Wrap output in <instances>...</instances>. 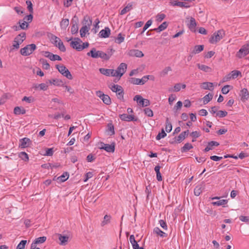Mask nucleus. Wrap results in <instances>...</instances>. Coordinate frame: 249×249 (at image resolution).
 <instances>
[{
  "instance_id": "obj_22",
  "label": "nucleus",
  "mask_w": 249,
  "mask_h": 249,
  "mask_svg": "<svg viewBox=\"0 0 249 249\" xmlns=\"http://www.w3.org/2000/svg\"><path fill=\"white\" fill-rule=\"evenodd\" d=\"M58 239L60 241V245L62 246H65L67 244L69 241V237L67 235H62L61 234H59Z\"/></svg>"
},
{
  "instance_id": "obj_33",
  "label": "nucleus",
  "mask_w": 249,
  "mask_h": 249,
  "mask_svg": "<svg viewBox=\"0 0 249 249\" xmlns=\"http://www.w3.org/2000/svg\"><path fill=\"white\" fill-rule=\"evenodd\" d=\"M228 203V200L226 199H221L217 201L212 202L213 205L225 206Z\"/></svg>"
},
{
  "instance_id": "obj_27",
  "label": "nucleus",
  "mask_w": 249,
  "mask_h": 249,
  "mask_svg": "<svg viewBox=\"0 0 249 249\" xmlns=\"http://www.w3.org/2000/svg\"><path fill=\"white\" fill-rule=\"evenodd\" d=\"M197 65L199 69L205 72H210L212 71V68L206 65H201L200 64H198Z\"/></svg>"
},
{
  "instance_id": "obj_4",
  "label": "nucleus",
  "mask_w": 249,
  "mask_h": 249,
  "mask_svg": "<svg viewBox=\"0 0 249 249\" xmlns=\"http://www.w3.org/2000/svg\"><path fill=\"white\" fill-rule=\"evenodd\" d=\"M26 38V34L25 33H22L17 36L14 39L13 47L14 49H18L21 44Z\"/></svg>"
},
{
  "instance_id": "obj_24",
  "label": "nucleus",
  "mask_w": 249,
  "mask_h": 249,
  "mask_svg": "<svg viewBox=\"0 0 249 249\" xmlns=\"http://www.w3.org/2000/svg\"><path fill=\"white\" fill-rule=\"evenodd\" d=\"M240 96L243 101L247 100L249 97V92L247 89H243L241 91Z\"/></svg>"
},
{
  "instance_id": "obj_7",
  "label": "nucleus",
  "mask_w": 249,
  "mask_h": 249,
  "mask_svg": "<svg viewBox=\"0 0 249 249\" xmlns=\"http://www.w3.org/2000/svg\"><path fill=\"white\" fill-rule=\"evenodd\" d=\"M33 18V17L32 15L30 14L24 17L23 21L22 20H19L18 21V24H19L20 29H26L29 26V23L32 21Z\"/></svg>"
},
{
  "instance_id": "obj_61",
  "label": "nucleus",
  "mask_w": 249,
  "mask_h": 249,
  "mask_svg": "<svg viewBox=\"0 0 249 249\" xmlns=\"http://www.w3.org/2000/svg\"><path fill=\"white\" fill-rule=\"evenodd\" d=\"M230 87V85H226V86H224L221 89V91H222V93L224 94H227L229 92V90H230L229 88Z\"/></svg>"
},
{
  "instance_id": "obj_49",
  "label": "nucleus",
  "mask_w": 249,
  "mask_h": 249,
  "mask_svg": "<svg viewBox=\"0 0 249 249\" xmlns=\"http://www.w3.org/2000/svg\"><path fill=\"white\" fill-rule=\"evenodd\" d=\"M152 23V20L151 19L148 20L146 22L145 24L144 25V26L143 28V30L142 31V32L141 33V35L143 34V33L146 31V30L151 25Z\"/></svg>"
},
{
  "instance_id": "obj_47",
  "label": "nucleus",
  "mask_w": 249,
  "mask_h": 249,
  "mask_svg": "<svg viewBox=\"0 0 249 249\" xmlns=\"http://www.w3.org/2000/svg\"><path fill=\"white\" fill-rule=\"evenodd\" d=\"M40 62L41 63L42 68H43L44 69H45V70H48V69H50V65H49V64L47 62V60H45V59H40Z\"/></svg>"
},
{
  "instance_id": "obj_3",
  "label": "nucleus",
  "mask_w": 249,
  "mask_h": 249,
  "mask_svg": "<svg viewBox=\"0 0 249 249\" xmlns=\"http://www.w3.org/2000/svg\"><path fill=\"white\" fill-rule=\"evenodd\" d=\"M225 36V31L223 30H219L213 33L210 39L211 43H216L220 41Z\"/></svg>"
},
{
  "instance_id": "obj_36",
  "label": "nucleus",
  "mask_w": 249,
  "mask_h": 249,
  "mask_svg": "<svg viewBox=\"0 0 249 249\" xmlns=\"http://www.w3.org/2000/svg\"><path fill=\"white\" fill-rule=\"evenodd\" d=\"M154 78L153 76L152 75H145L142 77V79H140V82L141 85H143L145 83L147 80L149 79L153 80Z\"/></svg>"
},
{
  "instance_id": "obj_14",
  "label": "nucleus",
  "mask_w": 249,
  "mask_h": 249,
  "mask_svg": "<svg viewBox=\"0 0 249 249\" xmlns=\"http://www.w3.org/2000/svg\"><path fill=\"white\" fill-rule=\"evenodd\" d=\"M120 118L124 121L130 122L136 121L134 116L131 114H122L119 115Z\"/></svg>"
},
{
  "instance_id": "obj_16",
  "label": "nucleus",
  "mask_w": 249,
  "mask_h": 249,
  "mask_svg": "<svg viewBox=\"0 0 249 249\" xmlns=\"http://www.w3.org/2000/svg\"><path fill=\"white\" fill-rule=\"evenodd\" d=\"M128 55L130 56L142 57L143 56V53L138 50H131L129 52Z\"/></svg>"
},
{
  "instance_id": "obj_59",
  "label": "nucleus",
  "mask_w": 249,
  "mask_h": 249,
  "mask_svg": "<svg viewBox=\"0 0 249 249\" xmlns=\"http://www.w3.org/2000/svg\"><path fill=\"white\" fill-rule=\"evenodd\" d=\"M145 114L148 117H152L153 116V111L149 108H145L144 109Z\"/></svg>"
},
{
  "instance_id": "obj_12",
  "label": "nucleus",
  "mask_w": 249,
  "mask_h": 249,
  "mask_svg": "<svg viewBox=\"0 0 249 249\" xmlns=\"http://www.w3.org/2000/svg\"><path fill=\"white\" fill-rule=\"evenodd\" d=\"M134 100L142 107H147L150 105V102L148 100L143 99L140 95H136L134 97Z\"/></svg>"
},
{
  "instance_id": "obj_51",
  "label": "nucleus",
  "mask_w": 249,
  "mask_h": 249,
  "mask_svg": "<svg viewBox=\"0 0 249 249\" xmlns=\"http://www.w3.org/2000/svg\"><path fill=\"white\" fill-rule=\"evenodd\" d=\"M26 243V240L21 241L20 242L18 245L16 249H24Z\"/></svg>"
},
{
  "instance_id": "obj_30",
  "label": "nucleus",
  "mask_w": 249,
  "mask_h": 249,
  "mask_svg": "<svg viewBox=\"0 0 249 249\" xmlns=\"http://www.w3.org/2000/svg\"><path fill=\"white\" fill-rule=\"evenodd\" d=\"M153 232L162 237H166L167 236V234L161 231L158 227L155 228L154 229Z\"/></svg>"
},
{
  "instance_id": "obj_55",
  "label": "nucleus",
  "mask_w": 249,
  "mask_h": 249,
  "mask_svg": "<svg viewBox=\"0 0 249 249\" xmlns=\"http://www.w3.org/2000/svg\"><path fill=\"white\" fill-rule=\"evenodd\" d=\"M26 3L27 5V8L31 13L30 14H32V13H33V4L32 2L30 0H27Z\"/></svg>"
},
{
  "instance_id": "obj_34",
  "label": "nucleus",
  "mask_w": 249,
  "mask_h": 249,
  "mask_svg": "<svg viewBox=\"0 0 249 249\" xmlns=\"http://www.w3.org/2000/svg\"><path fill=\"white\" fill-rule=\"evenodd\" d=\"M18 157L22 160L27 161L29 160V157L28 154L25 152H21L18 153Z\"/></svg>"
},
{
  "instance_id": "obj_38",
  "label": "nucleus",
  "mask_w": 249,
  "mask_h": 249,
  "mask_svg": "<svg viewBox=\"0 0 249 249\" xmlns=\"http://www.w3.org/2000/svg\"><path fill=\"white\" fill-rule=\"evenodd\" d=\"M69 24V20L68 19H63L60 22V26L62 29H66Z\"/></svg>"
},
{
  "instance_id": "obj_39",
  "label": "nucleus",
  "mask_w": 249,
  "mask_h": 249,
  "mask_svg": "<svg viewBox=\"0 0 249 249\" xmlns=\"http://www.w3.org/2000/svg\"><path fill=\"white\" fill-rule=\"evenodd\" d=\"M69 178V174L68 173L66 172L65 173H63V175L60 176V177H58L57 178V179L59 182H64L65 181Z\"/></svg>"
},
{
  "instance_id": "obj_8",
  "label": "nucleus",
  "mask_w": 249,
  "mask_h": 249,
  "mask_svg": "<svg viewBox=\"0 0 249 249\" xmlns=\"http://www.w3.org/2000/svg\"><path fill=\"white\" fill-rule=\"evenodd\" d=\"M56 68L60 73H61L63 76H65L68 79L71 80L72 79V76L71 72L67 68L63 65H57Z\"/></svg>"
},
{
  "instance_id": "obj_45",
  "label": "nucleus",
  "mask_w": 249,
  "mask_h": 249,
  "mask_svg": "<svg viewBox=\"0 0 249 249\" xmlns=\"http://www.w3.org/2000/svg\"><path fill=\"white\" fill-rule=\"evenodd\" d=\"M103 102L106 105H110L111 104V99L109 96L107 95H105L101 99Z\"/></svg>"
},
{
  "instance_id": "obj_52",
  "label": "nucleus",
  "mask_w": 249,
  "mask_h": 249,
  "mask_svg": "<svg viewBox=\"0 0 249 249\" xmlns=\"http://www.w3.org/2000/svg\"><path fill=\"white\" fill-rule=\"evenodd\" d=\"M166 136V133L165 132L163 129L161 130V132H160L158 135L156 136V139L157 140H160L161 138H164Z\"/></svg>"
},
{
  "instance_id": "obj_29",
  "label": "nucleus",
  "mask_w": 249,
  "mask_h": 249,
  "mask_svg": "<svg viewBox=\"0 0 249 249\" xmlns=\"http://www.w3.org/2000/svg\"><path fill=\"white\" fill-rule=\"evenodd\" d=\"M132 9V4L128 3L124 8H123L120 12V15H123L129 12Z\"/></svg>"
},
{
  "instance_id": "obj_9",
  "label": "nucleus",
  "mask_w": 249,
  "mask_h": 249,
  "mask_svg": "<svg viewBox=\"0 0 249 249\" xmlns=\"http://www.w3.org/2000/svg\"><path fill=\"white\" fill-rule=\"evenodd\" d=\"M127 69V65L124 63H122L118 67L116 70H114L115 77H121L125 73Z\"/></svg>"
},
{
  "instance_id": "obj_6",
  "label": "nucleus",
  "mask_w": 249,
  "mask_h": 249,
  "mask_svg": "<svg viewBox=\"0 0 249 249\" xmlns=\"http://www.w3.org/2000/svg\"><path fill=\"white\" fill-rule=\"evenodd\" d=\"M249 53V41L242 46L240 49L237 52L236 56L238 58H242Z\"/></svg>"
},
{
  "instance_id": "obj_50",
  "label": "nucleus",
  "mask_w": 249,
  "mask_h": 249,
  "mask_svg": "<svg viewBox=\"0 0 249 249\" xmlns=\"http://www.w3.org/2000/svg\"><path fill=\"white\" fill-rule=\"evenodd\" d=\"M46 239L47 238L45 236L40 237L37 238H36L34 242H35L36 244H42L46 240Z\"/></svg>"
},
{
  "instance_id": "obj_58",
  "label": "nucleus",
  "mask_w": 249,
  "mask_h": 249,
  "mask_svg": "<svg viewBox=\"0 0 249 249\" xmlns=\"http://www.w3.org/2000/svg\"><path fill=\"white\" fill-rule=\"evenodd\" d=\"M228 114V113L226 111H223V110H220L218 111L216 113V116L220 117L223 118L225 116H226Z\"/></svg>"
},
{
  "instance_id": "obj_48",
  "label": "nucleus",
  "mask_w": 249,
  "mask_h": 249,
  "mask_svg": "<svg viewBox=\"0 0 249 249\" xmlns=\"http://www.w3.org/2000/svg\"><path fill=\"white\" fill-rule=\"evenodd\" d=\"M165 14L159 13L156 17V20L158 22H160L165 18Z\"/></svg>"
},
{
  "instance_id": "obj_15",
  "label": "nucleus",
  "mask_w": 249,
  "mask_h": 249,
  "mask_svg": "<svg viewBox=\"0 0 249 249\" xmlns=\"http://www.w3.org/2000/svg\"><path fill=\"white\" fill-rule=\"evenodd\" d=\"M187 19H189V18H187ZM188 27L189 29L193 32H196V21L195 19L194 18L191 17L190 18V22L187 24Z\"/></svg>"
},
{
  "instance_id": "obj_53",
  "label": "nucleus",
  "mask_w": 249,
  "mask_h": 249,
  "mask_svg": "<svg viewBox=\"0 0 249 249\" xmlns=\"http://www.w3.org/2000/svg\"><path fill=\"white\" fill-rule=\"evenodd\" d=\"M36 88H39L41 90H46L48 89V86L45 83H41L36 86Z\"/></svg>"
},
{
  "instance_id": "obj_28",
  "label": "nucleus",
  "mask_w": 249,
  "mask_h": 249,
  "mask_svg": "<svg viewBox=\"0 0 249 249\" xmlns=\"http://www.w3.org/2000/svg\"><path fill=\"white\" fill-rule=\"evenodd\" d=\"M168 26V23L167 22L164 21L161 24H160L158 28H155L154 30L157 32H160L164 30Z\"/></svg>"
},
{
  "instance_id": "obj_10",
  "label": "nucleus",
  "mask_w": 249,
  "mask_h": 249,
  "mask_svg": "<svg viewBox=\"0 0 249 249\" xmlns=\"http://www.w3.org/2000/svg\"><path fill=\"white\" fill-rule=\"evenodd\" d=\"M241 75V73L240 71L234 70L231 71V73L226 75L223 79V81H227L231 79H234L236 78L239 75Z\"/></svg>"
},
{
  "instance_id": "obj_63",
  "label": "nucleus",
  "mask_w": 249,
  "mask_h": 249,
  "mask_svg": "<svg viewBox=\"0 0 249 249\" xmlns=\"http://www.w3.org/2000/svg\"><path fill=\"white\" fill-rule=\"evenodd\" d=\"M201 192V188L200 186H196L194 189V194L196 196H198Z\"/></svg>"
},
{
  "instance_id": "obj_37",
  "label": "nucleus",
  "mask_w": 249,
  "mask_h": 249,
  "mask_svg": "<svg viewBox=\"0 0 249 249\" xmlns=\"http://www.w3.org/2000/svg\"><path fill=\"white\" fill-rule=\"evenodd\" d=\"M171 71H172V68L170 67H166L160 72V75L161 77H164Z\"/></svg>"
},
{
  "instance_id": "obj_46",
  "label": "nucleus",
  "mask_w": 249,
  "mask_h": 249,
  "mask_svg": "<svg viewBox=\"0 0 249 249\" xmlns=\"http://www.w3.org/2000/svg\"><path fill=\"white\" fill-rule=\"evenodd\" d=\"M193 148V146L191 144L189 143H186L184 144L183 147L181 148V151L187 152L192 149Z\"/></svg>"
},
{
  "instance_id": "obj_64",
  "label": "nucleus",
  "mask_w": 249,
  "mask_h": 249,
  "mask_svg": "<svg viewBox=\"0 0 249 249\" xmlns=\"http://www.w3.org/2000/svg\"><path fill=\"white\" fill-rule=\"evenodd\" d=\"M176 96L175 95L171 94L168 98L169 104L171 105L173 102L176 100Z\"/></svg>"
},
{
  "instance_id": "obj_17",
  "label": "nucleus",
  "mask_w": 249,
  "mask_h": 249,
  "mask_svg": "<svg viewBox=\"0 0 249 249\" xmlns=\"http://www.w3.org/2000/svg\"><path fill=\"white\" fill-rule=\"evenodd\" d=\"M110 35V30L108 27H106L99 32V36L101 37L107 38Z\"/></svg>"
},
{
  "instance_id": "obj_18",
  "label": "nucleus",
  "mask_w": 249,
  "mask_h": 249,
  "mask_svg": "<svg viewBox=\"0 0 249 249\" xmlns=\"http://www.w3.org/2000/svg\"><path fill=\"white\" fill-rule=\"evenodd\" d=\"M200 87L203 89L213 90V84L211 82H203L201 84Z\"/></svg>"
},
{
  "instance_id": "obj_5",
  "label": "nucleus",
  "mask_w": 249,
  "mask_h": 249,
  "mask_svg": "<svg viewBox=\"0 0 249 249\" xmlns=\"http://www.w3.org/2000/svg\"><path fill=\"white\" fill-rule=\"evenodd\" d=\"M36 46L35 44H31L26 46L20 50V53L22 55L28 56L36 50Z\"/></svg>"
},
{
  "instance_id": "obj_57",
  "label": "nucleus",
  "mask_w": 249,
  "mask_h": 249,
  "mask_svg": "<svg viewBox=\"0 0 249 249\" xmlns=\"http://www.w3.org/2000/svg\"><path fill=\"white\" fill-rule=\"evenodd\" d=\"M59 49L62 52H65L66 51L65 47L64 46L63 43L62 41H60L58 44L56 45Z\"/></svg>"
},
{
  "instance_id": "obj_41",
  "label": "nucleus",
  "mask_w": 249,
  "mask_h": 249,
  "mask_svg": "<svg viewBox=\"0 0 249 249\" xmlns=\"http://www.w3.org/2000/svg\"><path fill=\"white\" fill-rule=\"evenodd\" d=\"M124 35L122 36L121 33L118 34V36L115 38V42L117 44H121L124 41Z\"/></svg>"
},
{
  "instance_id": "obj_25",
  "label": "nucleus",
  "mask_w": 249,
  "mask_h": 249,
  "mask_svg": "<svg viewBox=\"0 0 249 249\" xmlns=\"http://www.w3.org/2000/svg\"><path fill=\"white\" fill-rule=\"evenodd\" d=\"M188 130L181 133L176 138V141L179 143L181 142L185 138V137L188 135Z\"/></svg>"
},
{
  "instance_id": "obj_23",
  "label": "nucleus",
  "mask_w": 249,
  "mask_h": 249,
  "mask_svg": "<svg viewBox=\"0 0 249 249\" xmlns=\"http://www.w3.org/2000/svg\"><path fill=\"white\" fill-rule=\"evenodd\" d=\"M111 217L110 215L106 214L104 216L103 220L101 223V226L104 227L109 224L111 222Z\"/></svg>"
},
{
  "instance_id": "obj_20",
  "label": "nucleus",
  "mask_w": 249,
  "mask_h": 249,
  "mask_svg": "<svg viewBox=\"0 0 249 249\" xmlns=\"http://www.w3.org/2000/svg\"><path fill=\"white\" fill-rule=\"evenodd\" d=\"M31 142L29 139L27 138H24L20 140L19 146L21 148H26L27 147Z\"/></svg>"
},
{
  "instance_id": "obj_35",
  "label": "nucleus",
  "mask_w": 249,
  "mask_h": 249,
  "mask_svg": "<svg viewBox=\"0 0 249 249\" xmlns=\"http://www.w3.org/2000/svg\"><path fill=\"white\" fill-rule=\"evenodd\" d=\"M172 129V125L171 123L169 122L168 118H166L165 123V130L167 132H170Z\"/></svg>"
},
{
  "instance_id": "obj_2",
  "label": "nucleus",
  "mask_w": 249,
  "mask_h": 249,
  "mask_svg": "<svg viewBox=\"0 0 249 249\" xmlns=\"http://www.w3.org/2000/svg\"><path fill=\"white\" fill-rule=\"evenodd\" d=\"M89 46V43H83L81 40L79 38H75L74 40L71 42V46L78 51H81L88 47Z\"/></svg>"
},
{
  "instance_id": "obj_1",
  "label": "nucleus",
  "mask_w": 249,
  "mask_h": 249,
  "mask_svg": "<svg viewBox=\"0 0 249 249\" xmlns=\"http://www.w3.org/2000/svg\"><path fill=\"white\" fill-rule=\"evenodd\" d=\"M87 55L93 58H100L105 60H108L110 58L112 54H107L103 51L97 50L95 48H93L87 53Z\"/></svg>"
},
{
  "instance_id": "obj_42",
  "label": "nucleus",
  "mask_w": 249,
  "mask_h": 249,
  "mask_svg": "<svg viewBox=\"0 0 249 249\" xmlns=\"http://www.w3.org/2000/svg\"><path fill=\"white\" fill-rule=\"evenodd\" d=\"M213 95L211 93H209L206 95L203 98V104L204 105L207 104L212 99Z\"/></svg>"
},
{
  "instance_id": "obj_11",
  "label": "nucleus",
  "mask_w": 249,
  "mask_h": 249,
  "mask_svg": "<svg viewBox=\"0 0 249 249\" xmlns=\"http://www.w3.org/2000/svg\"><path fill=\"white\" fill-rule=\"evenodd\" d=\"M99 148L100 149H104L107 152H113L115 150V144L114 143L105 144L103 142H101Z\"/></svg>"
},
{
  "instance_id": "obj_43",
  "label": "nucleus",
  "mask_w": 249,
  "mask_h": 249,
  "mask_svg": "<svg viewBox=\"0 0 249 249\" xmlns=\"http://www.w3.org/2000/svg\"><path fill=\"white\" fill-rule=\"evenodd\" d=\"M110 89L114 92H116L117 91H120L121 92L122 90V87L118 85H113L110 88Z\"/></svg>"
},
{
  "instance_id": "obj_40",
  "label": "nucleus",
  "mask_w": 249,
  "mask_h": 249,
  "mask_svg": "<svg viewBox=\"0 0 249 249\" xmlns=\"http://www.w3.org/2000/svg\"><path fill=\"white\" fill-rule=\"evenodd\" d=\"M203 45H196L194 47L193 53L195 54L198 53L203 50Z\"/></svg>"
},
{
  "instance_id": "obj_26",
  "label": "nucleus",
  "mask_w": 249,
  "mask_h": 249,
  "mask_svg": "<svg viewBox=\"0 0 249 249\" xmlns=\"http://www.w3.org/2000/svg\"><path fill=\"white\" fill-rule=\"evenodd\" d=\"M49 81L50 84H53L55 86L59 87L64 86L63 82L61 80L59 79H53L52 80H50Z\"/></svg>"
},
{
  "instance_id": "obj_60",
  "label": "nucleus",
  "mask_w": 249,
  "mask_h": 249,
  "mask_svg": "<svg viewBox=\"0 0 249 249\" xmlns=\"http://www.w3.org/2000/svg\"><path fill=\"white\" fill-rule=\"evenodd\" d=\"M22 101H25V102H28L29 103H32V102H33L34 101V99L32 96H30V97L24 96L22 98Z\"/></svg>"
},
{
  "instance_id": "obj_21",
  "label": "nucleus",
  "mask_w": 249,
  "mask_h": 249,
  "mask_svg": "<svg viewBox=\"0 0 249 249\" xmlns=\"http://www.w3.org/2000/svg\"><path fill=\"white\" fill-rule=\"evenodd\" d=\"M219 143L215 141H211L209 142L204 149L205 152H208L210 150H212L214 146H217L219 145Z\"/></svg>"
},
{
  "instance_id": "obj_19",
  "label": "nucleus",
  "mask_w": 249,
  "mask_h": 249,
  "mask_svg": "<svg viewBox=\"0 0 249 249\" xmlns=\"http://www.w3.org/2000/svg\"><path fill=\"white\" fill-rule=\"evenodd\" d=\"M82 23L83 25V26L90 28V26L92 24V20L89 16H86L84 18Z\"/></svg>"
},
{
  "instance_id": "obj_62",
  "label": "nucleus",
  "mask_w": 249,
  "mask_h": 249,
  "mask_svg": "<svg viewBox=\"0 0 249 249\" xmlns=\"http://www.w3.org/2000/svg\"><path fill=\"white\" fill-rule=\"evenodd\" d=\"M52 42L56 46L58 43H59L60 41H61V39L56 36H53L52 37Z\"/></svg>"
},
{
  "instance_id": "obj_54",
  "label": "nucleus",
  "mask_w": 249,
  "mask_h": 249,
  "mask_svg": "<svg viewBox=\"0 0 249 249\" xmlns=\"http://www.w3.org/2000/svg\"><path fill=\"white\" fill-rule=\"evenodd\" d=\"M130 82L135 85H141L140 82V79L136 78H131L130 80Z\"/></svg>"
},
{
  "instance_id": "obj_44",
  "label": "nucleus",
  "mask_w": 249,
  "mask_h": 249,
  "mask_svg": "<svg viewBox=\"0 0 249 249\" xmlns=\"http://www.w3.org/2000/svg\"><path fill=\"white\" fill-rule=\"evenodd\" d=\"M181 88H182V89H185L186 88V85H185V84L181 85L180 83L176 84L174 86V91H176V92L179 91L180 90Z\"/></svg>"
},
{
  "instance_id": "obj_56",
  "label": "nucleus",
  "mask_w": 249,
  "mask_h": 249,
  "mask_svg": "<svg viewBox=\"0 0 249 249\" xmlns=\"http://www.w3.org/2000/svg\"><path fill=\"white\" fill-rule=\"evenodd\" d=\"M71 33L72 34H75L78 32V27L77 24H75L71 26Z\"/></svg>"
},
{
  "instance_id": "obj_31",
  "label": "nucleus",
  "mask_w": 249,
  "mask_h": 249,
  "mask_svg": "<svg viewBox=\"0 0 249 249\" xmlns=\"http://www.w3.org/2000/svg\"><path fill=\"white\" fill-rule=\"evenodd\" d=\"M14 112L16 115L24 114L26 113V110L23 108H21L19 107H16L14 108Z\"/></svg>"
},
{
  "instance_id": "obj_13",
  "label": "nucleus",
  "mask_w": 249,
  "mask_h": 249,
  "mask_svg": "<svg viewBox=\"0 0 249 249\" xmlns=\"http://www.w3.org/2000/svg\"><path fill=\"white\" fill-rule=\"evenodd\" d=\"M99 71L102 74L106 76L115 77L114 70L100 68L99 69Z\"/></svg>"
},
{
  "instance_id": "obj_32",
  "label": "nucleus",
  "mask_w": 249,
  "mask_h": 249,
  "mask_svg": "<svg viewBox=\"0 0 249 249\" xmlns=\"http://www.w3.org/2000/svg\"><path fill=\"white\" fill-rule=\"evenodd\" d=\"M90 28L83 26L80 30V34L81 37H85L87 33H88Z\"/></svg>"
}]
</instances>
